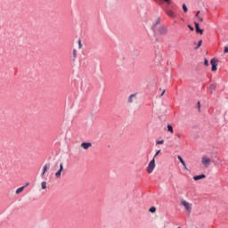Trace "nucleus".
Wrapping results in <instances>:
<instances>
[{
	"label": "nucleus",
	"mask_w": 228,
	"mask_h": 228,
	"mask_svg": "<svg viewBox=\"0 0 228 228\" xmlns=\"http://www.w3.org/2000/svg\"><path fill=\"white\" fill-rule=\"evenodd\" d=\"M152 30L155 35H159L160 37H165L167 35L168 29L167 28L166 26H160V27H156V25L152 26Z\"/></svg>",
	"instance_id": "obj_1"
},
{
	"label": "nucleus",
	"mask_w": 228,
	"mask_h": 228,
	"mask_svg": "<svg viewBox=\"0 0 228 228\" xmlns=\"http://www.w3.org/2000/svg\"><path fill=\"white\" fill-rule=\"evenodd\" d=\"M181 206H183L187 213V215H190L191 213V209L193 208V205L184 200L181 201Z\"/></svg>",
	"instance_id": "obj_2"
},
{
	"label": "nucleus",
	"mask_w": 228,
	"mask_h": 228,
	"mask_svg": "<svg viewBox=\"0 0 228 228\" xmlns=\"http://www.w3.org/2000/svg\"><path fill=\"white\" fill-rule=\"evenodd\" d=\"M156 168V159L154 158L150 161L148 167H146V170L148 174H152L154 172V169Z\"/></svg>",
	"instance_id": "obj_3"
},
{
	"label": "nucleus",
	"mask_w": 228,
	"mask_h": 228,
	"mask_svg": "<svg viewBox=\"0 0 228 228\" xmlns=\"http://www.w3.org/2000/svg\"><path fill=\"white\" fill-rule=\"evenodd\" d=\"M201 165H203V167H205V168H208V167H209V165H211V159H209V157L204 155L201 158Z\"/></svg>",
	"instance_id": "obj_4"
},
{
	"label": "nucleus",
	"mask_w": 228,
	"mask_h": 228,
	"mask_svg": "<svg viewBox=\"0 0 228 228\" xmlns=\"http://www.w3.org/2000/svg\"><path fill=\"white\" fill-rule=\"evenodd\" d=\"M218 61V60H216V59H211V61H210V63H211V66H212V69H211V70H212V72H215V71H216V69H217V66H218V64H216V62Z\"/></svg>",
	"instance_id": "obj_5"
},
{
	"label": "nucleus",
	"mask_w": 228,
	"mask_h": 228,
	"mask_svg": "<svg viewBox=\"0 0 228 228\" xmlns=\"http://www.w3.org/2000/svg\"><path fill=\"white\" fill-rule=\"evenodd\" d=\"M61 172H63V164L62 163L60 164V169L55 173V177L57 179H60V177H61Z\"/></svg>",
	"instance_id": "obj_6"
},
{
	"label": "nucleus",
	"mask_w": 228,
	"mask_h": 228,
	"mask_svg": "<svg viewBox=\"0 0 228 228\" xmlns=\"http://www.w3.org/2000/svg\"><path fill=\"white\" fill-rule=\"evenodd\" d=\"M80 147H82V149H84V151H88V149H90V147H92V142H82L80 144Z\"/></svg>",
	"instance_id": "obj_7"
},
{
	"label": "nucleus",
	"mask_w": 228,
	"mask_h": 228,
	"mask_svg": "<svg viewBox=\"0 0 228 228\" xmlns=\"http://www.w3.org/2000/svg\"><path fill=\"white\" fill-rule=\"evenodd\" d=\"M50 167H51V164H45L44 166L43 172L41 174L42 177H44L45 175V172H47V170H49Z\"/></svg>",
	"instance_id": "obj_8"
},
{
	"label": "nucleus",
	"mask_w": 228,
	"mask_h": 228,
	"mask_svg": "<svg viewBox=\"0 0 228 228\" xmlns=\"http://www.w3.org/2000/svg\"><path fill=\"white\" fill-rule=\"evenodd\" d=\"M194 25H195V28H196V33H200V35H203L204 29H200V28L199 27V23L194 22Z\"/></svg>",
	"instance_id": "obj_9"
},
{
	"label": "nucleus",
	"mask_w": 228,
	"mask_h": 228,
	"mask_svg": "<svg viewBox=\"0 0 228 228\" xmlns=\"http://www.w3.org/2000/svg\"><path fill=\"white\" fill-rule=\"evenodd\" d=\"M178 159L180 161V163L183 165L184 170H188V167H186V163L184 162V160L183 159V158L181 156L178 155Z\"/></svg>",
	"instance_id": "obj_10"
},
{
	"label": "nucleus",
	"mask_w": 228,
	"mask_h": 228,
	"mask_svg": "<svg viewBox=\"0 0 228 228\" xmlns=\"http://www.w3.org/2000/svg\"><path fill=\"white\" fill-rule=\"evenodd\" d=\"M194 181H200V179H206V175H200L193 176Z\"/></svg>",
	"instance_id": "obj_11"
},
{
	"label": "nucleus",
	"mask_w": 228,
	"mask_h": 228,
	"mask_svg": "<svg viewBox=\"0 0 228 228\" xmlns=\"http://www.w3.org/2000/svg\"><path fill=\"white\" fill-rule=\"evenodd\" d=\"M166 13H167V16L170 17L171 19H174V17H175V13L174 12V11L169 10V11H167Z\"/></svg>",
	"instance_id": "obj_12"
},
{
	"label": "nucleus",
	"mask_w": 228,
	"mask_h": 228,
	"mask_svg": "<svg viewBox=\"0 0 228 228\" xmlns=\"http://www.w3.org/2000/svg\"><path fill=\"white\" fill-rule=\"evenodd\" d=\"M24 191V187H20L15 191L16 195H20Z\"/></svg>",
	"instance_id": "obj_13"
},
{
	"label": "nucleus",
	"mask_w": 228,
	"mask_h": 228,
	"mask_svg": "<svg viewBox=\"0 0 228 228\" xmlns=\"http://www.w3.org/2000/svg\"><path fill=\"white\" fill-rule=\"evenodd\" d=\"M134 97H136V94H131L129 97H128V102L131 104L133 103V100L134 99Z\"/></svg>",
	"instance_id": "obj_14"
},
{
	"label": "nucleus",
	"mask_w": 228,
	"mask_h": 228,
	"mask_svg": "<svg viewBox=\"0 0 228 228\" xmlns=\"http://www.w3.org/2000/svg\"><path fill=\"white\" fill-rule=\"evenodd\" d=\"M215 90H216V85L212 84L210 86V94H213V92H215Z\"/></svg>",
	"instance_id": "obj_15"
},
{
	"label": "nucleus",
	"mask_w": 228,
	"mask_h": 228,
	"mask_svg": "<svg viewBox=\"0 0 228 228\" xmlns=\"http://www.w3.org/2000/svg\"><path fill=\"white\" fill-rule=\"evenodd\" d=\"M167 131H169V133L174 134V127H172L171 125H167Z\"/></svg>",
	"instance_id": "obj_16"
},
{
	"label": "nucleus",
	"mask_w": 228,
	"mask_h": 228,
	"mask_svg": "<svg viewBox=\"0 0 228 228\" xmlns=\"http://www.w3.org/2000/svg\"><path fill=\"white\" fill-rule=\"evenodd\" d=\"M41 187H42V190H45L47 188V183L46 182H42Z\"/></svg>",
	"instance_id": "obj_17"
},
{
	"label": "nucleus",
	"mask_w": 228,
	"mask_h": 228,
	"mask_svg": "<svg viewBox=\"0 0 228 228\" xmlns=\"http://www.w3.org/2000/svg\"><path fill=\"white\" fill-rule=\"evenodd\" d=\"M163 143H165V140L156 142V145H163Z\"/></svg>",
	"instance_id": "obj_18"
},
{
	"label": "nucleus",
	"mask_w": 228,
	"mask_h": 228,
	"mask_svg": "<svg viewBox=\"0 0 228 228\" xmlns=\"http://www.w3.org/2000/svg\"><path fill=\"white\" fill-rule=\"evenodd\" d=\"M150 213H156V207H151L149 209Z\"/></svg>",
	"instance_id": "obj_19"
},
{
	"label": "nucleus",
	"mask_w": 228,
	"mask_h": 228,
	"mask_svg": "<svg viewBox=\"0 0 228 228\" xmlns=\"http://www.w3.org/2000/svg\"><path fill=\"white\" fill-rule=\"evenodd\" d=\"M73 58H77V51L76 49L73 50Z\"/></svg>",
	"instance_id": "obj_20"
},
{
	"label": "nucleus",
	"mask_w": 228,
	"mask_h": 228,
	"mask_svg": "<svg viewBox=\"0 0 228 228\" xmlns=\"http://www.w3.org/2000/svg\"><path fill=\"white\" fill-rule=\"evenodd\" d=\"M183 10L184 12V13H186L188 12V7H186V4H183Z\"/></svg>",
	"instance_id": "obj_21"
},
{
	"label": "nucleus",
	"mask_w": 228,
	"mask_h": 228,
	"mask_svg": "<svg viewBox=\"0 0 228 228\" xmlns=\"http://www.w3.org/2000/svg\"><path fill=\"white\" fill-rule=\"evenodd\" d=\"M160 152H161V150H159V151L155 153V155L153 156L154 159H156V157H158Z\"/></svg>",
	"instance_id": "obj_22"
},
{
	"label": "nucleus",
	"mask_w": 228,
	"mask_h": 228,
	"mask_svg": "<svg viewBox=\"0 0 228 228\" xmlns=\"http://www.w3.org/2000/svg\"><path fill=\"white\" fill-rule=\"evenodd\" d=\"M204 65H205L206 67H208V66L209 65V61H208V59H205V60H204Z\"/></svg>",
	"instance_id": "obj_23"
},
{
	"label": "nucleus",
	"mask_w": 228,
	"mask_h": 228,
	"mask_svg": "<svg viewBox=\"0 0 228 228\" xmlns=\"http://www.w3.org/2000/svg\"><path fill=\"white\" fill-rule=\"evenodd\" d=\"M167 4H172V0H163Z\"/></svg>",
	"instance_id": "obj_24"
},
{
	"label": "nucleus",
	"mask_w": 228,
	"mask_h": 228,
	"mask_svg": "<svg viewBox=\"0 0 228 228\" xmlns=\"http://www.w3.org/2000/svg\"><path fill=\"white\" fill-rule=\"evenodd\" d=\"M200 45H202V40H200L197 45V49H199V47H200Z\"/></svg>",
	"instance_id": "obj_25"
},
{
	"label": "nucleus",
	"mask_w": 228,
	"mask_h": 228,
	"mask_svg": "<svg viewBox=\"0 0 228 228\" xmlns=\"http://www.w3.org/2000/svg\"><path fill=\"white\" fill-rule=\"evenodd\" d=\"M28 185H29V182H27L25 183V185L22 186V188H24V190H25L26 188H28Z\"/></svg>",
	"instance_id": "obj_26"
},
{
	"label": "nucleus",
	"mask_w": 228,
	"mask_h": 228,
	"mask_svg": "<svg viewBox=\"0 0 228 228\" xmlns=\"http://www.w3.org/2000/svg\"><path fill=\"white\" fill-rule=\"evenodd\" d=\"M83 47V45L81 44V40L78 41V48L81 49Z\"/></svg>",
	"instance_id": "obj_27"
},
{
	"label": "nucleus",
	"mask_w": 228,
	"mask_h": 228,
	"mask_svg": "<svg viewBox=\"0 0 228 228\" xmlns=\"http://www.w3.org/2000/svg\"><path fill=\"white\" fill-rule=\"evenodd\" d=\"M159 22H161V20H160L159 18H158L157 20H156L155 26H156L157 24H159Z\"/></svg>",
	"instance_id": "obj_28"
},
{
	"label": "nucleus",
	"mask_w": 228,
	"mask_h": 228,
	"mask_svg": "<svg viewBox=\"0 0 228 228\" xmlns=\"http://www.w3.org/2000/svg\"><path fill=\"white\" fill-rule=\"evenodd\" d=\"M198 19L200 20V22H204V18L199 17Z\"/></svg>",
	"instance_id": "obj_29"
},
{
	"label": "nucleus",
	"mask_w": 228,
	"mask_h": 228,
	"mask_svg": "<svg viewBox=\"0 0 228 228\" xmlns=\"http://www.w3.org/2000/svg\"><path fill=\"white\" fill-rule=\"evenodd\" d=\"M224 53H228V46H225V47H224Z\"/></svg>",
	"instance_id": "obj_30"
},
{
	"label": "nucleus",
	"mask_w": 228,
	"mask_h": 228,
	"mask_svg": "<svg viewBox=\"0 0 228 228\" xmlns=\"http://www.w3.org/2000/svg\"><path fill=\"white\" fill-rule=\"evenodd\" d=\"M188 28L191 29V31H193V27H191V25H188Z\"/></svg>",
	"instance_id": "obj_31"
},
{
	"label": "nucleus",
	"mask_w": 228,
	"mask_h": 228,
	"mask_svg": "<svg viewBox=\"0 0 228 228\" xmlns=\"http://www.w3.org/2000/svg\"><path fill=\"white\" fill-rule=\"evenodd\" d=\"M165 90L162 91L161 94H160V97H163V95H165Z\"/></svg>",
	"instance_id": "obj_32"
},
{
	"label": "nucleus",
	"mask_w": 228,
	"mask_h": 228,
	"mask_svg": "<svg viewBox=\"0 0 228 228\" xmlns=\"http://www.w3.org/2000/svg\"><path fill=\"white\" fill-rule=\"evenodd\" d=\"M199 13H200V11H198L197 13H196V17L199 19Z\"/></svg>",
	"instance_id": "obj_33"
},
{
	"label": "nucleus",
	"mask_w": 228,
	"mask_h": 228,
	"mask_svg": "<svg viewBox=\"0 0 228 228\" xmlns=\"http://www.w3.org/2000/svg\"><path fill=\"white\" fill-rule=\"evenodd\" d=\"M177 137H178V138H181V134H177Z\"/></svg>",
	"instance_id": "obj_34"
},
{
	"label": "nucleus",
	"mask_w": 228,
	"mask_h": 228,
	"mask_svg": "<svg viewBox=\"0 0 228 228\" xmlns=\"http://www.w3.org/2000/svg\"><path fill=\"white\" fill-rule=\"evenodd\" d=\"M198 105L200 106V102H198Z\"/></svg>",
	"instance_id": "obj_35"
}]
</instances>
